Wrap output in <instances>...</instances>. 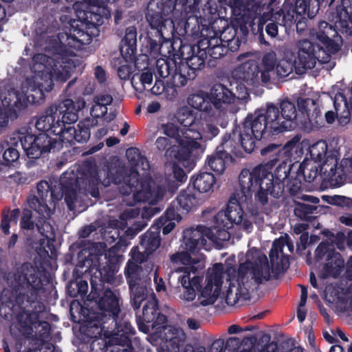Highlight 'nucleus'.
Segmentation results:
<instances>
[{
  "instance_id": "4",
  "label": "nucleus",
  "mask_w": 352,
  "mask_h": 352,
  "mask_svg": "<svg viewBox=\"0 0 352 352\" xmlns=\"http://www.w3.org/2000/svg\"><path fill=\"white\" fill-rule=\"evenodd\" d=\"M311 41H302L298 44V60L294 63V55L287 52L276 65L274 77L289 76L295 67L298 73L311 69L316 62L325 63L331 54L336 52L340 45V38L336 30L327 22L322 21L310 34Z\"/></svg>"
},
{
  "instance_id": "26",
  "label": "nucleus",
  "mask_w": 352,
  "mask_h": 352,
  "mask_svg": "<svg viewBox=\"0 0 352 352\" xmlns=\"http://www.w3.org/2000/svg\"><path fill=\"white\" fill-rule=\"evenodd\" d=\"M242 69L243 72L241 78L247 85L253 86L258 82L260 71L256 63L248 61L243 65Z\"/></svg>"
},
{
  "instance_id": "45",
  "label": "nucleus",
  "mask_w": 352,
  "mask_h": 352,
  "mask_svg": "<svg viewBox=\"0 0 352 352\" xmlns=\"http://www.w3.org/2000/svg\"><path fill=\"white\" fill-rule=\"evenodd\" d=\"M17 118L10 116L8 111L0 108V133L8 126L10 120H14Z\"/></svg>"
},
{
  "instance_id": "61",
  "label": "nucleus",
  "mask_w": 352,
  "mask_h": 352,
  "mask_svg": "<svg viewBox=\"0 0 352 352\" xmlns=\"http://www.w3.org/2000/svg\"><path fill=\"white\" fill-rule=\"evenodd\" d=\"M306 317V312L304 309L302 308H298V312H297V318L298 319L300 322H302L304 321Z\"/></svg>"
},
{
  "instance_id": "31",
  "label": "nucleus",
  "mask_w": 352,
  "mask_h": 352,
  "mask_svg": "<svg viewBox=\"0 0 352 352\" xmlns=\"http://www.w3.org/2000/svg\"><path fill=\"white\" fill-rule=\"evenodd\" d=\"M100 307L101 309L108 311L115 316L118 313V301L116 297L111 292H107L100 300Z\"/></svg>"
},
{
  "instance_id": "19",
  "label": "nucleus",
  "mask_w": 352,
  "mask_h": 352,
  "mask_svg": "<svg viewBox=\"0 0 352 352\" xmlns=\"http://www.w3.org/2000/svg\"><path fill=\"white\" fill-rule=\"evenodd\" d=\"M309 153L311 160L316 163H321L320 164V172L323 175L325 179L330 181L325 177L324 172L322 171V166L327 161V159L330 157H336L332 155L328 154V146L325 141H318L312 144L309 148Z\"/></svg>"
},
{
  "instance_id": "57",
  "label": "nucleus",
  "mask_w": 352,
  "mask_h": 352,
  "mask_svg": "<svg viewBox=\"0 0 352 352\" xmlns=\"http://www.w3.org/2000/svg\"><path fill=\"white\" fill-rule=\"evenodd\" d=\"M160 240L157 237H155L151 242V245L146 248V250L148 252H153L160 246Z\"/></svg>"
},
{
  "instance_id": "5",
  "label": "nucleus",
  "mask_w": 352,
  "mask_h": 352,
  "mask_svg": "<svg viewBox=\"0 0 352 352\" xmlns=\"http://www.w3.org/2000/svg\"><path fill=\"white\" fill-rule=\"evenodd\" d=\"M248 261L241 264L236 280H231L230 287L227 292L226 300L228 305H234L241 296L248 290L249 274L257 283H262L270 279L272 268L270 266L265 255L257 250H251L247 254Z\"/></svg>"
},
{
  "instance_id": "32",
  "label": "nucleus",
  "mask_w": 352,
  "mask_h": 352,
  "mask_svg": "<svg viewBox=\"0 0 352 352\" xmlns=\"http://www.w3.org/2000/svg\"><path fill=\"white\" fill-rule=\"evenodd\" d=\"M179 206L188 212L197 205L201 204L197 197H195L190 191L186 190L182 192L177 198Z\"/></svg>"
},
{
  "instance_id": "44",
  "label": "nucleus",
  "mask_w": 352,
  "mask_h": 352,
  "mask_svg": "<svg viewBox=\"0 0 352 352\" xmlns=\"http://www.w3.org/2000/svg\"><path fill=\"white\" fill-rule=\"evenodd\" d=\"M236 92L234 93L235 94V100H246L248 98L249 94L248 91V88L242 84V82H236V85L235 87Z\"/></svg>"
},
{
  "instance_id": "49",
  "label": "nucleus",
  "mask_w": 352,
  "mask_h": 352,
  "mask_svg": "<svg viewBox=\"0 0 352 352\" xmlns=\"http://www.w3.org/2000/svg\"><path fill=\"white\" fill-rule=\"evenodd\" d=\"M169 16L174 21V24L175 23H179L184 19L183 14L176 8L172 6V12L170 13Z\"/></svg>"
},
{
  "instance_id": "62",
  "label": "nucleus",
  "mask_w": 352,
  "mask_h": 352,
  "mask_svg": "<svg viewBox=\"0 0 352 352\" xmlns=\"http://www.w3.org/2000/svg\"><path fill=\"white\" fill-rule=\"evenodd\" d=\"M155 282L156 284V290L157 292H162V291L164 290L165 287H164V284L162 279H160L159 280H157V278H155Z\"/></svg>"
},
{
  "instance_id": "24",
  "label": "nucleus",
  "mask_w": 352,
  "mask_h": 352,
  "mask_svg": "<svg viewBox=\"0 0 352 352\" xmlns=\"http://www.w3.org/2000/svg\"><path fill=\"white\" fill-rule=\"evenodd\" d=\"M210 98L204 92L192 94L188 96L187 103L192 108L206 113L210 112L212 109Z\"/></svg>"
},
{
  "instance_id": "29",
  "label": "nucleus",
  "mask_w": 352,
  "mask_h": 352,
  "mask_svg": "<svg viewBox=\"0 0 352 352\" xmlns=\"http://www.w3.org/2000/svg\"><path fill=\"white\" fill-rule=\"evenodd\" d=\"M153 80V74L145 71L140 74H135L133 77L132 84L137 91L142 92L150 89Z\"/></svg>"
},
{
  "instance_id": "43",
  "label": "nucleus",
  "mask_w": 352,
  "mask_h": 352,
  "mask_svg": "<svg viewBox=\"0 0 352 352\" xmlns=\"http://www.w3.org/2000/svg\"><path fill=\"white\" fill-rule=\"evenodd\" d=\"M64 192L65 195V201L69 209L73 210L74 208V201L77 197L76 188L71 186L65 188Z\"/></svg>"
},
{
  "instance_id": "50",
  "label": "nucleus",
  "mask_w": 352,
  "mask_h": 352,
  "mask_svg": "<svg viewBox=\"0 0 352 352\" xmlns=\"http://www.w3.org/2000/svg\"><path fill=\"white\" fill-rule=\"evenodd\" d=\"M131 73V69L128 65H122L118 70V76L122 79H126L129 77Z\"/></svg>"
},
{
  "instance_id": "48",
  "label": "nucleus",
  "mask_w": 352,
  "mask_h": 352,
  "mask_svg": "<svg viewBox=\"0 0 352 352\" xmlns=\"http://www.w3.org/2000/svg\"><path fill=\"white\" fill-rule=\"evenodd\" d=\"M173 173L175 177L179 182H183L186 179V175L184 171L177 166H173Z\"/></svg>"
},
{
  "instance_id": "20",
  "label": "nucleus",
  "mask_w": 352,
  "mask_h": 352,
  "mask_svg": "<svg viewBox=\"0 0 352 352\" xmlns=\"http://www.w3.org/2000/svg\"><path fill=\"white\" fill-rule=\"evenodd\" d=\"M137 42L136 28L133 26L126 28L124 39V44L121 48L122 56L126 61L134 59Z\"/></svg>"
},
{
  "instance_id": "6",
  "label": "nucleus",
  "mask_w": 352,
  "mask_h": 352,
  "mask_svg": "<svg viewBox=\"0 0 352 352\" xmlns=\"http://www.w3.org/2000/svg\"><path fill=\"white\" fill-rule=\"evenodd\" d=\"M85 107L83 100L78 99L76 101L65 100L61 102L57 109L56 124L54 131L59 134L63 141L71 142L76 140L78 142H86L90 137L89 129L96 125V122L89 119L85 120L78 124L76 129L72 124L78 120V113Z\"/></svg>"
},
{
  "instance_id": "58",
  "label": "nucleus",
  "mask_w": 352,
  "mask_h": 352,
  "mask_svg": "<svg viewBox=\"0 0 352 352\" xmlns=\"http://www.w3.org/2000/svg\"><path fill=\"white\" fill-rule=\"evenodd\" d=\"M160 109V104L157 102H153L150 103L147 107V110L149 113H155Z\"/></svg>"
},
{
  "instance_id": "21",
  "label": "nucleus",
  "mask_w": 352,
  "mask_h": 352,
  "mask_svg": "<svg viewBox=\"0 0 352 352\" xmlns=\"http://www.w3.org/2000/svg\"><path fill=\"white\" fill-rule=\"evenodd\" d=\"M276 62V54L274 52L265 54L261 63V78L263 82H267L274 78Z\"/></svg>"
},
{
  "instance_id": "52",
  "label": "nucleus",
  "mask_w": 352,
  "mask_h": 352,
  "mask_svg": "<svg viewBox=\"0 0 352 352\" xmlns=\"http://www.w3.org/2000/svg\"><path fill=\"white\" fill-rule=\"evenodd\" d=\"M156 146L160 150H164L168 144V139L166 137H159L155 142Z\"/></svg>"
},
{
  "instance_id": "16",
  "label": "nucleus",
  "mask_w": 352,
  "mask_h": 352,
  "mask_svg": "<svg viewBox=\"0 0 352 352\" xmlns=\"http://www.w3.org/2000/svg\"><path fill=\"white\" fill-rule=\"evenodd\" d=\"M57 118V109L54 107L50 108L45 114L41 116L36 122V127L39 131H46L45 134H49L51 140L54 143H58L60 145L61 143L65 142L63 141V138H61L59 134H56L54 131L56 122L55 120Z\"/></svg>"
},
{
  "instance_id": "14",
  "label": "nucleus",
  "mask_w": 352,
  "mask_h": 352,
  "mask_svg": "<svg viewBox=\"0 0 352 352\" xmlns=\"http://www.w3.org/2000/svg\"><path fill=\"white\" fill-rule=\"evenodd\" d=\"M138 266L133 262H129L126 270V274L128 278L129 287L133 294V305L135 308H139L145 298L146 289L144 286L140 285L139 283Z\"/></svg>"
},
{
  "instance_id": "46",
  "label": "nucleus",
  "mask_w": 352,
  "mask_h": 352,
  "mask_svg": "<svg viewBox=\"0 0 352 352\" xmlns=\"http://www.w3.org/2000/svg\"><path fill=\"white\" fill-rule=\"evenodd\" d=\"M351 16L344 12V14L340 16L339 21L336 22L338 27L350 28V24L351 23Z\"/></svg>"
},
{
  "instance_id": "34",
  "label": "nucleus",
  "mask_w": 352,
  "mask_h": 352,
  "mask_svg": "<svg viewBox=\"0 0 352 352\" xmlns=\"http://www.w3.org/2000/svg\"><path fill=\"white\" fill-rule=\"evenodd\" d=\"M226 158L228 159V157L224 153L216 154L209 159L208 165L212 170L221 174L226 168Z\"/></svg>"
},
{
  "instance_id": "55",
  "label": "nucleus",
  "mask_w": 352,
  "mask_h": 352,
  "mask_svg": "<svg viewBox=\"0 0 352 352\" xmlns=\"http://www.w3.org/2000/svg\"><path fill=\"white\" fill-rule=\"evenodd\" d=\"M95 76L96 78L100 82H103L105 80V72L104 70L100 67H97L95 69Z\"/></svg>"
},
{
  "instance_id": "56",
  "label": "nucleus",
  "mask_w": 352,
  "mask_h": 352,
  "mask_svg": "<svg viewBox=\"0 0 352 352\" xmlns=\"http://www.w3.org/2000/svg\"><path fill=\"white\" fill-rule=\"evenodd\" d=\"M340 221L342 223L352 227V215L345 214L340 217Z\"/></svg>"
},
{
  "instance_id": "30",
  "label": "nucleus",
  "mask_w": 352,
  "mask_h": 352,
  "mask_svg": "<svg viewBox=\"0 0 352 352\" xmlns=\"http://www.w3.org/2000/svg\"><path fill=\"white\" fill-rule=\"evenodd\" d=\"M164 338L178 347L186 340V334L179 327L169 326L164 328Z\"/></svg>"
},
{
  "instance_id": "13",
  "label": "nucleus",
  "mask_w": 352,
  "mask_h": 352,
  "mask_svg": "<svg viewBox=\"0 0 352 352\" xmlns=\"http://www.w3.org/2000/svg\"><path fill=\"white\" fill-rule=\"evenodd\" d=\"M307 5L305 0H296L295 7L284 16L285 20L294 21L297 23V27L306 18H313L316 16L320 8V0H309Z\"/></svg>"
},
{
  "instance_id": "23",
  "label": "nucleus",
  "mask_w": 352,
  "mask_h": 352,
  "mask_svg": "<svg viewBox=\"0 0 352 352\" xmlns=\"http://www.w3.org/2000/svg\"><path fill=\"white\" fill-rule=\"evenodd\" d=\"M286 245L289 252H292L294 250L292 243L289 241V236L284 234L273 243L272 248L270 253V263L272 267L275 266L278 263L280 254L283 251L284 246Z\"/></svg>"
},
{
  "instance_id": "51",
  "label": "nucleus",
  "mask_w": 352,
  "mask_h": 352,
  "mask_svg": "<svg viewBox=\"0 0 352 352\" xmlns=\"http://www.w3.org/2000/svg\"><path fill=\"white\" fill-rule=\"evenodd\" d=\"M266 32L272 37H275L278 34V25L270 23L266 26Z\"/></svg>"
},
{
  "instance_id": "11",
  "label": "nucleus",
  "mask_w": 352,
  "mask_h": 352,
  "mask_svg": "<svg viewBox=\"0 0 352 352\" xmlns=\"http://www.w3.org/2000/svg\"><path fill=\"white\" fill-rule=\"evenodd\" d=\"M17 139L20 140L24 152L30 159H38L43 153L59 146L51 140L49 134L45 133L38 135L21 134Z\"/></svg>"
},
{
  "instance_id": "7",
  "label": "nucleus",
  "mask_w": 352,
  "mask_h": 352,
  "mask_svg": "<svg viewBox=\"0 0 352 352\" xmlns=\"http://www.w3.org/2000/svg\"><path fill=\"white\" fill-rule=\"evenodd\" d=\"M239 184L243 193L248 192L254 185L258 184L256 199L261 205L267 203L269 195H272L274 187L273 175L265 166L256 167L251 172L242 170L239 176Z\"/></svg>"
},
{
  "instance_id": "8",
  "label": "nucleus",
  "mask_w": 352,
  "mask_h": 352,
  "mask_svg": "<svg viewBox=\"0 0 352 352\" xmlns=\"http://www.w3.org/2000/svg\"><path fill=\"white\" fill-rule=\"evenodd\" d=\"M171 5H165L162 0H151L148 5L146 20L151 27L162 34L165 30H174V21L169 16Z\"/></svg>"
},
{
  "instance_id": "40",
  "label": "nucleus",
  "mask_w": 352,
  "mask_h": 352,
  "mask_svg": "<svg viewBox=\"0 0 352 352\" xmlns=\"http://www.w3.org/2000/svg\"><path fill=\"white\" fill-rule=\"evenodd\" d=\"M299 105L306 111L309 117L314 116L315 113H317V106L313 99H302L299 102Z\"/></svg>"
},
{
  "instance_id": "64",
  "label": "nucleus",
  "mask_w": 352,
  "mask_h": 352,
  "mask_svg": "<svg viewBox=\"0 0 352 352\" xmlns=\"http://www.w3.org/2000/svg\"><path fill=\"white\" fill-rule=\"evenodd\" d=\"M347 272L349 276L352 279V258H351L347 263Z\"/></svg>"
},
{
  "instance_id": "12",
  "label": "nucleus",
  "mask_w": 352,
  "mask_h": 352,
  "mask_svg": "<svg viewBox=\"0 0 352 352\" xmlns=\"http://www.w3.org/2000/svg\"><path fill=\"white\" fill-rule=\"evenodd\" d=\"M322 168L331 185L342 184L346 177L352 179V153L341 160L339 167H338L337 159L330 157Z\"/></svg>"
},
{
  "instance_id": "54",
  "label": "nucleus",
  "mask_w": 352,
  "mask_h": 352,
  "mask_svg": "<svg viewBox=\"0 0 352 352\" xmlns=\"http://www.w3.org/2000/svg\"><path fill=\"white\" fill-rule=\"evenodd\" d=\"M174 78L175 83L177 86H184L188 81L187 78L182 74H177Z\"/></svg>"
},
{
  "instance_id": "60",
  "label": "nucleus",
  "mask_w": 352,
  "mask_h": 352,
  "mask_svg": "<svg viewBox=\"0 0 352 352\" xmlns=\"http://www.w3.org/2000/svg\"><path fill=\"white\" fill-rule=\"evenodd\" d=\"M325 118L328 123H333L335 120L336 114L332 111H329L325 113Z\"/></svg>"
},
{
  "instance_id": "18",
  "label": "nucleus",
  "mask_w": 352,
  "mask_h": 352,
  "mask_svg": "<svg viewBox=\"0 0 352 352\" xmlns=\"http://www.w3.org/2000/svg\"><path fill=\"white\" fill-rule=\"evenodd\" d=\"M210 100L219 108L222 103L231 104L235 102V94L221 84L215 85L210 91Z\"/></svg>"
},
{
  "instance_id": "59",
  "label": "nucleus",
  "mask_w": 352,
  "mask_h": 352,
  "mask_svg": "<svg viewBox=\"0 0 352 352\" xmlns=\"http://www.w3.org/2000/svg\"><path fill=\"white\" fill-rule=\"evenodd\" d=\"M307 228V226L306 224L298 223V224L295 225L294 230L296 234H300L303 231L306 230Z\"/></svg>"
},
{
  "instance_id": "1",
  "label": "nucleus",
  "mask_w": 352,
  "mask_h": 352,
  "mask_svg": "<svg viewBox=\"0 0 352 352\" xmlns=\"http://www.w3.org/2000/svg\"><path fill=\"white\" fill-rule=\"evenodd\" d=\"M243 211L241 205L235 200H230L225 213H219L217 216V226L209 228L198 226L195 229H188L184 232V242L186 252L173 255L171 259L176 263H182L185 267L176 270L177 282L179 285L177 291L178 298L185 302H194L195 307H206L213 305L221 294L225 272L222 264L216 263L208 269L204 282L195 274V272L204 267L203 254L196 253L204 248L206 239L210 241L218 248H223V243L228 241L230 234L227 231L229 223L241 226L249 232L252 224L247 220H243Z\"/></svg>"
},
{
  "instance_id": "15",
  "label": "nucleus",
  "mask_w": 352,
  "mask_h": 352,
  "mask_svg": "<svg viewBox=\"0 0 352 352\" xmlns=\"http://www.w3.org/2000/svg\"><path fill=\"white\" fill-rule=\"evenodd\" d=\"M16 146V142L0 144V172L21 164V153Z\"/></svg>"
},
{
  "instance_id": "47",
  "label": "nucleus",
  "mask_w": 352,
  "mask_h": 352,
  "mask_svg": "<svg viewBox=\"0 0 352 352\" xmlns=\"http://www.w3.org/2000/svg\"><path fill=\"white\" fill-rule=\"evenodd\" d=\"M151 192L150 190L139 191L135 195V199L138 201H150Z\"/></svg>"
},
{
  "instance_id": "9",
  "label": "nucleus",
  "mask_w": 352,
  "mask_h": 352,
  "mask_svg": "<svg viewBox=\"0 0 352 352\" xmlns=\"http://www.w3.org/2000/svg\"><path fill=\"white\" fill-rule=\"evenodd\" d=\"M262 118L255 112L254 116L248 117L243 124L240 131V142L241 146L248 153L253 151L256 143L263 136L266 127Z\"/></svg>"
},
{
  "instance_id": "63",
  "label": "nucleus",
  "mask_w": 352,
  "mask_h": 352,
  "mask_svg": "<svg viewBox=\"0 0 352 352\" xmlns=\"http://www.w3.org/2000/svg\"><path fill=\"white\" fill-rule=\"evenodd\" d=\"M187 322L188 327L192 329H197L199 328V324L193 320H188Z\"/></svg>"
},
{
  "instance_id": "27",
  "label": "nucleus",
  "mask_w": 352,
  "mask_h": 352,
  "mask_svg": "<svg viewBox=\"0 0 352 352\" xmlns=\"http://www.w3.org/2000/svg\"><path fill=\"white\" fill-rule=\"evenodd\" d=\"M215 184L214 175L209 173L199 174L193 181V185L199 192H210Z\"/></svg>"
},
{
  "instance_id": "17",
  "label": "nucleus",
  "mask_w": 352,
  "mask_h": 352,
  "mask_svg": "<svg viewBox=\"0 0 352 352\" xmlns=\"http://www.w3.org/2000/svg\"><path fill=\"white\" fill-rule=\"evenodd\" d=\"M257 115L264 118L263 122L265 124V127L274 132L284 131L283 126H282V118L278 114V109L273 106L269 105L265 110H261L256 112Z\"/></svg>"
},
{
  "instance_id": "38",
  "label": "nucleus",
  "mask_w": 352,
  "mask_h": 352,
  "mask_svg": "<svg viewBox=\"0 0 352 352\" xmlns=\"http://www.w3.org/2000/svg\"><path fill=\"white\" fill-rule=\"evenodd\" d=\"M262 155H267V154H271L272 155H275L276 160H282L283 162L289 161L288 158H287V155L282 147H280L275 144H271L262 149L261 151Z\"/></svg>"
},
{
  "instance_id": "33",
  "label": "nucleus",
  "mask_w": 352,
  "mask_h": 352,
  "mask_svg": "<svg viewBox=\"0 0 352 352\" xmlns=\"http://www.w3.org/2000/svg\"><path fill=\"white\" fill-rule=\"evenodd\" d=\"M299 141L300 138L298 136H295L282 147L287 155V158L290 161L296 160V156H298L300 154V153H298Z\"/></svg>"
},
{
  "instance_id": "53",
  "label": "nucleus",
  "mask_w": 352,
  "mask_h": 352,
  "mask_svg": "<svg viewBox=\"0 0 352 352\" xmlns=\"http://www.w3.org/2000/svg\"><path fill=\"white\" fill-rule=\"evenodd\" d=\"M276 349V344L272 342L268 344L261 351H259L258 350L252 348L249 351H243V352H275Z\"/></svg>"
},
{
  "instance_id": "28",
  "label": "nucleus",
  "mask_w": 352,
  "mask_h": 352,
  "mask_svg": "<svg viewBox=\"0 0 352 352\" xmlns=\"http://www.w3.org/2000/svg\"><path fill=\"white\" fill-rule=\"evenodd\" d=\"M344 267V261L339 253H335L331 256L324 269L326 276H336L342 271Z\"/></svg>"
},
{
  "instance_id": "41",
  "label": "nucleus",
  "mask_w": 352,
  "mask_h": 352,
  "mask_svg": "<svg viewBox=\"0 0 352 352\" xmlns=\"http://www.w3.org/2000/svg\"><path fill=\"white\" fill-rule=\"evenodd\" d=\"M166 217L167 219L170 220V221L163 228V233L164 234L170 233L175 228V223L173 221H179L180 220L179 216L175 214L174 210L173 209H168L167 210Z\"/></svg>"
},
{
  "instance_id": "10",
  "label": "nucleus",
  "mask_w": 352,
  "mask_h": 352,
  "mask_svg": "<svg viewBox=\"0 0 352 352\" xmlns=\"http://www.w3.org/2000/svg\"><path fill=\"white\" fill-rule=\"evenodd\" d=\"M30 207L34 210L32 213L28 210H25L21 221V228L23 229H32L34 223L39 228L45 219H48L51 214V208L46 204V200L43 197V194L39 193V197H31L28 199Z\"/></svg>"
},
{
  "instance_id": "3",
  "label": "nucleus",
  "mask_w": 352,
  "mask_h": 352,
  "mask_svg": "<svg viewBox=\"0 0 352 352\" xmlns=\"http://www.w3.org/2000/svg\"><path fill=\"white\" fill-rule=\"evenodd\" d=\"M177 120L182 129L172 122L163 124L162 129L177 144L167 149L166 155L181 162L189 160L195 151H202L205 142L219 133L218 119L214 114L197 117L188 108L183 107L177 112Z\"/></svg>"
},
{
  "instance_id": "22",
  "label": "nucleus",
  "mask_w": 352,
  "mask_h": 352,
  "mask_svg": "<svg viewBox=\"0 0 352 352\" xmlns=\"http://www.w3.org/2000/svg\"><path fill=\"white\" fill-rule=\"evenodd\" d=\"M282 126L285 131H289L294 129L296 124L295 119L296 118V109L295 105L289 101H283L280 104Z\"/></svg>"
},
{
  "instance_id": "2",
  "label": "nucleus",
  "mask_w": 352,
  "mask_h": 352,
  "mask_svg": "<svg viewBox=\"0 0 352 352\" xmlns=\"http://www.w3.org/2000/svg\"><path fill=\"white\" fill-rule=\"evenodd\" d=\"M72 63L64 66L54 59L38 54L33 58L32 74L22 82L19 89L6 87L1 93L3 109L8 111L10 116L18 118L29 104H36L43 98V92L53 88V81H66L73 72Z\"/></svg>"
},
{
  "instance_id": "39",
  "label": "nucleus",
  "mask_w": 352,
  "mask_h": 352,
  "mask_svg": "<svg viewBox=\"0 0 352 352\" xmlns=\"http://www.w3.org/2000/svg\"><path fill=\"white\" fill-rule=\"evenodd\" d=\"M324 199H325L330 204H335L340 206L341 207H351L352 206V199L351 198L341 196V195H335L333 197H322Z\"/></svg>"
},
{
  "instance_id": "37",
  "label": "nucleus",
  "mask_w": 352,
  "mask_h": 352,
  "mask_svg": "<svg viewBox=\"0 0 352 352\" xmlns=\"http://www.w3.org/2000/svg\"><path fill=\"white\" fill-rule=\"evenodd\" d=\"M34 269L28 265L23 266L21 272L17 273L15 276V280L19 285H25L33 283L32 273L34 272Z\"/></svg>"
},
{
  "instance_id": "36",
  "label": "nucleus",
  "mask_w": 352,
  "mask_h": 352,
  "mask_svg": "<svg viewBox=\"0 0 352 352\" xmlns=\"http://www.w3.org/2000/svg\"><path fill=\"white\" fill-rule=\"evenodd\" d=\"M20 212L18 209H14L10 212V214H4L1 224V228L2 231L6 233H9V228L12 225H16L18 218L19 217Z\"/></svg>"
},
{
  "instance_id": "25",
  "label": "nucleus",
  "mask_w": 352,
  "mask_h": 352,
  "mask_svg": "<svg viewBox=\"0 0 352 352\" xmlns=\"http://www.w3.org/2000/svg\"><path fill=\"white\" fill-rule=\"evenodd\" d=\"M112 97L107 94L98 95L94 98L90 113L94 118H101L107 112V106L112 102Z\"/></svg>"
},
{
  "instance_id": "42",
  "label": "nucleus",
  "mask_w": 352,
  "mask_h": 352,
  "mask_svg": "<svg viewBox=\"0 0 352 352\" xmlns=\"http://www.w3.org/2000/svg\"><path fill=\"white\" fill-rule=\"evenodd\" d=\"M157 314V308L155 302H151L149 305H146L143 309V317L145 321L149 322L153 321Z\"/></svg>"
},
{
  "instance_id": "35",
  "label": "nucleus",
  "mask_w": 352,
  "mask_h": 352,
  "mask_svg": "<svg viewBox=\"0 0 352 352\" xmlns=\"http://www.w3.org/2000/svg\"><path fill=\"white\" fill-rule=\"evenodd\" d=\"M149 90L155 95H160L165 92L166 97L168 99H172L177 95L176 89L174 87H166L162 80H156L155 85Z\"/></svg>"
}]
</instances>
